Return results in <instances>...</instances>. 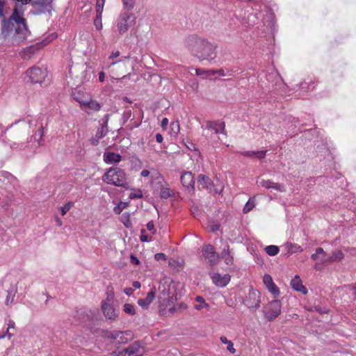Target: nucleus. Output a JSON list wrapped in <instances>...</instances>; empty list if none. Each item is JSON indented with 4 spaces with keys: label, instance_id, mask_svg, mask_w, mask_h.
Returning <instances> with one entry per match:
<instances>
[{
    "label": "nucleus",
    "instance_id": "obj_41",
    "mask_svg": "<svg viewBox=\"0 0 356 356\" xmlns=\"http://www.w3.org/2000/svg\"><path fill=\"white\" fill-rule=\"evenodd\" d=\"M146 226H147V229L149 232H151L153 234H156V229L154 227V222L152 220H151L149 222H147Z\"/></svg>",
    "mask_w": 356,
    "mask_h": 356
},
{
    "label": "nucleus",
    "instance_id": "obj_62",
    "mask_svg": "<svg viewBox=\"0 0 356 356\" xmlns=\"http://www.w3.org/2000/svg\"><path fill=\"white\" fill-rule=\"evenodd\" d=\"M122 63L124 64V66H125V65H127V64H126L125 63H123V62L120 60L117 61V62H113V63H111V65H110V67H111V66H112V65H115V64H117V63Z\"/></svg>",
    "mask_w": 356,
    "mask_h": 356
},
{
    "label": "nucleus",
    "instance_id": "obj_18",
    "mask_svg": "<svg viewBox=\"0 0 356 356\" xmlns=\"http://www.w3.org/2000/svg\"><path fill=\"white\" fill-rule=\"evenodd\" d=\"M155 298V289H152L147 294L145 298H140L138 300V304L143 309H147L149 305Z\"/></svg>",
    "mask_w": 356,
    "mask_h": 356
},
{
    "label": "nucleus",
    "instance_id": "obj_9",
    "mask_svg": "<svg viewBox=\"0 0 356 356\" xmlns=\"http://www.w3.org/2000/svg\"><path fill=\"white\" fill-rule=\"evenodd\" d=\"M202 254L211 266H213L218 264L219 256L213 245H206L203 246Z\"/></svg>",
    "mask_w": 356,
    "mask_h": 356
},
{
    "label": "nucleus",
    "instance_id": "obj_49",
    "mask_svg": "<svg viewBox=\"0 0 356 356\" xmlns=\"http://www.w3.org/2000/svg\"><path fill=\"white\" fill-rule=\"evenodd\" d=\"M131 261L133 264H135L136 265H138L140 264L139 259L134 255L131 256Z\"/></svg>",
    "mask_w": 356,
    "mask_h": 356
},
{
    "label": "nucleus",
    "instance_id": "obj_12",
    "mask_svg": "<svg viewBox=\"0 0 356 356\" xmlns=\"http://www.w3.org/2000/svg\"><path fill=\"white\" fill-rule=\"evenodd\" d=\"M212 282L218 287L226 286L230 281L231 276L229 274L221 275L219 273H209Z\"/></svg>",
    "mask_w": 356,
    "mask_h": 356
},
{
    "label": "nucleus",
    "instance_id": "obj_6",
    "mask_svg": "<svg viewBox=\"0 0 356 356\" xmlns=\"http://www.w3.org/2000/svg\"><path fill=\"white\" fill-rule=\"evenodd\" d=\"M136 23V17L129 12L122 13L118 19L117 27L120 33H126Z\"/></svg>",
    "mask_w": 356,
    "mask_h": 356
},
{
    "label": "nucleus",
    "instance_id": "obj_43",
    "mask_svg": "<svg viewBox=\"0 0 356 356\" xmlns=\"http://www.w3.org/2000/svg\"><path fill=\"white\" fill-rule=\"evenodd\" d=\"M154 259L157 261L166 260V256L163 253H156L154 254Z\"/></svg>",
    "mask_w": 356,
    "mask_h": 356
},
{
    "label": "nucleus",
    "instance_id": "obj_20",
    "mask_svg": "<svg viewBox=\"0 0 356 356\" xmlns=\"http://www.w3.org/2000/svg\"><path fill=\"white\" fill-rule=\"evenodd\" d=\"M40 47L38 44L31 45L25 49H24L20 52L21 57L24 60L31 59L33 56L35 54V52L39 49Z\"/></svg>",
    "mask_w": 356,
    "mask_h": 356
},
{
    "label": "nucleus",
    "instance_id": "obj_54",
    "mask_svg": "<svg viewBox=\"0 0 356 356\" xmlns=\"http://www.w3.org/2000/svg\"><path fill=\"white\" fill-rule=\"evenodd\" d=\"M150 172L147 170H143L140 172V175L143 177H148L149 175Z\"/></svg>",
    "mask_w": 356,
    "mask_h": 356
},
{
    "label": "nucleus",
    "instance_id": "obj_17",
    "mask_svg": "<svg viewBox=\"0 0 356 356\" xmlns=\"http://www.w3.org/2000/svg\"><path fill=\"white\" fill-rule=\"evenodd\" d=\"M259 184V186L264 187L266 188L270 189L273 188L277 191H285V188L284 186H282L277 183H275L270 180H265V179H261L257 181Z\"/></svg>",
    "mask_w": 356,
    "mask_h": 356
},
{
    "label": "nucleus",
    "instance_id": "obj_2",
    "mask_svg": "<svg viewBox=\"0 0 356 356\" xmlns=\"http://www.w3.org/2000/svg\"><path fill=\"white\" fill-rule=\"evenodd\" d=\"M184 47L192 56L200 61L211 62L217 57L218 45L197 35H191L186 38Z\"/></svg>",
    "mask_w": 356,
    "mask_h": 356
},
{
    "label": "nucleus",
    "instance_id": "obj_38",
    "mask_svg": "<svg viewBox=\"0 0 356 356\" xmlns=\"http://www.w3.org/2000/svg\"><path fill=\"white\" fill-rule=\"evenodd\" d=\"M102 15L97 13L96 17L94 20V24L97 30L102 29Z\"/></svg>",
    "mask_w": 356,
    "mask_h": 356
},
{
    "label": "nucleus",
    "instance_id": "obj_46",
    "mask_svg": "<svg viewBox=\"0 0 356 356\" xmlns=\"http://www.w3.org/2000/svg\"><path fill=\"white\" fill-rule=\"evenodd\" d=\"M38 132L40 133V140H42V137L44 136V127L42 125H41L40 127L38 129ZM38 145H42L40 141L38 142Z\"/></svg>",
    "mask_w": 356,
    "mask_h": 356
},
{
    "label": "nucleus",
    "instance_id": "obj_64",
    "mask_svg": "<svg viewBox=\"0 0 356 356\" xmlns=\"http://www.w3.org/2000/svg\"><path fill=\"white\" fill-rule=\"evenodd\" d=\"M179 307L180 308H183V309H186L187 308V305L184 303H181L180 305H179Z\"/></svg>",
    "mask_w": 356,
    "mask_h": 356
},
{
    "label": "nucleus",
    "instance_id": "obj_15",
    "mask_svg": "<svg viewBox=\"0 0 356 356\" xmlns=\"http://www.w3.org/2000/svg\"><path fill=\"white\" fill-rule=\"evenodd\" d=\"M53 0H33L31 1L32 6L40 13H44L51 8Z\"/></svg>",
    "mask_w": 356,
    "mask_h": 356
},
{
    "label": "nucleus",
    "instance_id": "obj_3",
    "mask_svg": "<svg viewBox=\"0 0 356 356\" xmlns=\"http://www.w3.org/2000/svg\"><path fill=\"white\" fill-rule=\"evenodd\" d=\"M102 180L107 184H111L115 186L126 187L128 185L126 172L123 169L120 168H108L103 175Z\"/></svg>",
    "mask_w": 356,
    "mask_h": 356
},
{
    "label": "nucleus",
    "instance_id": "obj_61",
    "mask_svg": "<svg viewBox=\"0 0 356 356\" xmlns=\"http://www.w3.org/2000/svg\"><path fill=\"white\" fill-rule=\"evenodd\" d=\"M176 310H177V308H176L175 306H172V307H170V308H169L168 312H169L171 314H174V313H175V312Z\"/></svg>",
    "mask_w": 356,
    "mask_h": 356
},
{
    "label": "nucleus",
    "instance_id": "obj_22",
    "mask_svg": "<svg viewBox=\"0 0 356 356\" xmlns=\"http://www.w3.org/2000/svg\"><path fill=\"white\" fill-rule=\"evenodd\" d=\"M79 104L83 109H86L87 108L94 111H99L101 108L100 104L92 99H90L89 101H82L80 102Z\"/></svg>",
    "mask_w": 356,
    "mask_h": 356
},
{
    "label": "nucleus",
    "instance_id": "obj_63",
    "mask_svg": "<svg viewBox=\"0 0 356 356\" xmlns=\"http://www.w3.org/2000/svg\"><path fill=\"white\" fill-rule=\"evenodd\" d=\"M311 258L313 259V260H317L318 259V254L316 253H314L313 254H312L311 256Z\"/></svg>",
    "mask_w": 356,
    "mask_h": 356
},
{
    "label": "nucleus",
    "instance_id": "obj_27",
    "mask_svg": "<svg viewBox=\"0 0 356 356\" xmlns=\"http://www.w3.org/2000/svg\"><path fill=\"white\" fill-rule=\"evenodd\" d=\"M195 300L197 302L200 303V304H197V305H195L194 307H195V309L200 311V310H202L204 308H207V309L209 308V305L205 302V300L203 298V297H202L200 296H197L195 298Z\"/></svg>",
    "mask_w": 356,
    "mask_h": 356
},
{
    "label": "nucleus",
    "instance_id": "obj_32",
    "mask_svg": "<svg viewBox=\"0 0 356 356\" xmlns=\"http://www.w3.org/2000/svg\"><path fill=\"white\" fill-rule=\"evenodd\" d=\"M73 206H74L73 202H71V201L67 202L63 207H61L60 208V214L62 216H65L71 209V208Z\"/></svg>",
    "mask_w": 356,
    "mask_h": 356
},
{
    "label": "nucleus",
    "instance_id": "obj_29",
    "mask_svg": "<svg viewBox=\"0 0 356 356\" xmlns=\"http://www.w3.org/2000/svg\"><path fill=\"white\" fill-rule=\"evenodd\" d=\"M123 312L130 316H134L136 314V307L134 305L126 303L123 307Z\"/></svg>",
    "mask_w": 356,
    "mask_h": 356
},
{
    "label": "nucleus",
    "instance_id": "obj_51",
    "mask_svg": "<svg viewBox=\"0 0 356 356\" xmlns=\"http://www.w3.org/2000/svg\"><path fill=\"white\" fill-rule=\"evenodd\" d=\"M120 56V51H117L115 52H113L108 57L109 59L113 60L115 58H117Z\"/></svg>",
    "mask_w": 356,
    "mask_h": 356
},
{
    "label": "nucleus",
    "instance_id": "obj_16",
    "mask_svg": "<svg viewBox=\"0 0 356 356\" xmlns=\"http://www.w3.org/2000/svg\"><path fill=\"white\" fill-rule=\"evenodd\" d=\"M207 128L213 130L216 134H226L225 122L209 120L207 122Z\"/></svg>",
    "mask_w": 356,
    "mask_h": 356
},
{
    "label": "nucleus",
    "instance_id": "obj_33",
    "mask_svg": "<svg viewBox=\"0 0 356 356\" xmlns=\"http://www.w3.org/2000/svg\"><path fill=\"white\" fill-rule=\"evenodd\" d=\"M268 291L273 296L274 298H277L280 296V291L277 285L274 283L271 286L267 287Z\"/></svg>",
    "mask_w": 356,
    "mask_h": 356
},
{
    "label": "nucleus",
    "instance_id": "obj_8",
    "mask_svg": "<svg viewBox=\"0 0 356 356\" xmlns=\"http://www.w3.org/2000/svg\"><path fill=\"white\" fill-rule=\"evenodd\" d=\"M26 75L33 83H42L47 75V71L44 68L34 66L26 71Z\"/></svg>",
    "mask_w": 356,
    "mask_h": 356
},
{
    "label": "nucleus",
    "instance_id": "obj_52",
    "mask_svg": "<svg viewBox=\"0 0 356 356\" xmlns=\"http://www.w3.org/2000/svg\"><path fill=\"white\" fill-rule=\"evenodd\" d=\"M220 339V341L224 344H229V343L231 341L228 340L227 338L225 336H221Z\"/></svg>",
    "mask_w": 356,
    "mask_h": 356
},
{
    "label": "nucleus",
    "instance_id": "obj_21",
    "mask_svg": "<svg viewBox=\"0 0 356 356\" xmlns=\"http://www.w3.org/2000/svg\"><path fill=\"white\" fill-rule=\"evenodd\" d=\"M104 161L107 164L118 163L122 161V156L118 153L112 152H105Z\"/></svg>",
    "mask_w": 356,
    "mask_h": 356
},
{
    "label": "nucleus",
    "instance_id": "obj_4",
    "mask_svg": "<svg viewBox=\"0 0 356 356\" xmlns=\"http://www.w3.org/2000/svg\"><path fill=\"white\" fill-rule=\"evenodd\" d=\"M144 349L142 341H136L122 350L117 348L111 353L112 356H142Z\"/></svg>",
    "mask_w": 356,
    "mask_h": 356
},
{
    "label": "nucleus",
    "instance_id": "obj_5",
    "mask_svg": "<svg viewBox=\"0 0 356 356\" xmlns=\"http://www.w3.org/2000/svg\"><path fill=\"white\" fill-rule=\"evenodd\" d=\"M108 339L113 340L116 344H127L134 339V334L131 331H106L104 334Z\"/></svg>",
    "mask_w": 356,
    "mask_h": 356
},
{
    "label": "nucleus",
    "instance_id": "obj_42",
    "mask_svg": "<svg viewBox=\"0 0 356 356\" xmlns=\"http://www.w3.org/2000/svg\"><path fill=\"white\" fill-rule=\"evenodd\" d=\"M15 295H12L11 293H8L6 299V304L8 305L9 304L12 303L14 300Z\"/></svg>",
    "mask_w": 356,
    "mask_h": 356
},
{
    "label": "nucleus",
    "instance_id": "obj_23",
    "mask_svg": "<svg viewBox=\"0 0 356 356\" xmlns=\"http://www.w3.org/2000/svg\"><path fill=\"white\" fill-rule=\"evenodd\" d=\"M240 154L242 156H247V157H256L258 159H261L265 158L266 152V151H243L241 152Z\"/></svg>",
    "mask_w": 356,
    "mask_h": 356
},
{
    "label": "nucleus",
    "instance_id": "obj_37",
    "mask_svg": "<svg viewBox=\"0 0 356 356\" xmlns=\"http://www.w3.org/2000/svg\"><path fill=\"white\" fill-rule=\"evenodd\" d=\"M263 282L266 288L274 284L273 278L269 274H265L264 275Z\"/></svg>",
    "mask_w": 356,
    "mask_h": 356
},
{
    "label": "nucleus",
    "instance_id": "obj_31",
    "mask_svg": "<svg viewBox=\"0 0 356 356\" xmlns=\"http://www.w3.org/2000/svg\"><path fill=\"white\" fill-rule=\"evenodd\" d=\"M14 328H15L14 321H10L8 324V328H7L6 332L3 334H0V339L5 338L6 336H8V339H10L14 335V334L11 333L10 332V330L14 329Z\"/></svg>",
    "mask_w": 356,
    "mask_h": 356
},
{
    "label": "nucleus",
    "instance_id": "obj_55",
    "mask_svg": "<svg viewBox=\"0 0 356 356\" xmlns=\"http://www.w3.org/2000/svg\"><path fill=\"white\" fill-rule=\"evenodd\" d=\"M6 179V177L4 176H0V187L3 188L4 186V181Z\"/></svg>",
    "mask_w": 356,
    "mask_h": 356
},
{
    "label": "nucleus",
    "instance_id": "obj_60",
    "mask_svg": "<svg viewBox=\"0 0 356 356\" xmlns=\"http://www.w3.org/2000/svg\"><path fill=\"white\" fill-rule=\"evenodd\" d=\"M216 74H218L219 75L224 76H225V73L222 69L216 70Z\"/></svg>",
    "mask_w": 356,
    "mask_h": 356
},
{
    "label": "nucleus",
    "instance_id": "obj_48",
    "mask_svg": "<svg viewBox=\"0 0 356 356\" xmlns=\"http://www.w3.org/2000/svg\"><path fill=\"white\" fill-rule=\"evenodd\" d=\"M155 138H156V140L159 143H161L163 142V136L161 134H159V133L156 134Z\"/></svg>",
    "mask_w": 356,
    "mask_h": 356
},
{
    "label": "nucleus",
    "instance_id": "obj_45",
    "mask_svg": "<svg viewBox=\"0 0 356 356\" xmlns=\"http://www.w3.org/2000/svg\"><path fill=\"white\" fill-rule=\"evenodd\" d=\"M216 74V70H206L205 76H211Z\"/></svg>",
    "mask_w": 356,
    "mask_h": 356
},
{
    "label": "nucleus",
    "instance_id": "obj_50",
    "mask_svg": "<svg viewBox=\"0 0 356 356\" xmlns=\"http://www.w3.org/2000/svg\"><path fill=\"white\" fill-rule=\"evenodd\" d=\"M124 292L125 294L131 296L134 293V289L132 288H126L124 289Z\"/></svg>",
    "mask_w": 356,
    "mask_h": 356
},
{
    "label": "nucleus",
    "instance_id": "obj_13",
    "mask_svg": "<svg viewBox=\"0 0 356 356\" xmlns=\"http://www.w3.org/2000/svg\"><path fill=\"white\" fill-rule=\"evenodd\" d=\"M181 182L189 191H195V178L191 172L186 171L181 176Z\"/></svg>",
    "mask_w": 356,
    "mask_h": 356
},
{
    "label": "nucleus",
    "instance_id": "obj_53",
    "mask_svg": "<svg viewBox=\"0 0 356 356\" xmlns=\"http://www.w3.org/2000/svg\"><path fill=\"white\" fill-rule=\"evenodd\" d=\"M99 80L100 82H104L105 80V74L104 72H100L99 73Z\"/></svg>",
    "mask_w": 356,
    "mask_h": 356
},
{
    "label": "nucleus",
    "instance_id": "obj_19",
    "mask_svg": "<svg viewBox=\"0 0 356 356\" xmlns=\"http://www.w3.org/2000/svg\"><path fill=\"white\" fill-rule=\"evenodd\" d=\"M291 287L296 291L301 292L302 294L307 293V289L302 285V280L299 275H296L291 281Z\"/></svg>",
    "mask_w": 356,
    "mask_h": 356
},
{
    "label": "nucleus",
    "instance_id": "obj_44",
    "mask_svg": "<svg viewBox=\"0 0 356 356\" xmlns=\"http://www.w3.org/2000/svg\"><path fill=\"white\" fill-rule=\"evenodd\" d=\"M227 350L232 354L236 353V349L234 347V343L230 341L229 344H227Z\"/></svg>",
    "mask_w": 356,
    "mask_h": 356
},
{
    "label": "nucleus",
    "instance_id": "obj_28",
    "mask_svg": "<svg viewBox=\"0 0 356 356\" xmlns=\"http://www.w3.org/2000/svg\"><path fill=\"white\" fill-rule=\"evenodd\" d=\"M286 246L290 254L301 252L303 250L302 247L296 243H289Z\"/></svg>",
    "mask_w": 356,
    "mask_h": 356
},
{
    "label": "nucleus",
    "instance_id": "obj_35",
    "mask_svg": "<svg viewBox=\"0 0 356 356\" xmlns=\"http://www.w3.org/2000/svg\"><path fill=\"white\" fill-rule=\"evenodd\" d=\"M105 0H96V13L102 15Z\"/></svg>",
    "mask_w": 356,
    "mask_h": 356
},
{
    "label": "nucleus",
    "instance_id": "obj_47",
    "mask_svg": "<svg viewBox=\"0 0 356 356\" xmlns=\"http://www.w3.org/2000/svg\"><path fill=\"white\" fill-rule=\"evenodd\" d=\"M206 70L197 68L195 70L196 75L201 76V75H205Z\"/></svg>",
    "mask_w": 356,
    "mask_h": 356
},
{
    "label": "nucleus",
    "instance_id": "obj_30",
    "mask_svg": "<svg viewBox=\"0 0 356 356\" xmlns=\"http://www.w3.org/2000/svg\"><path fill=\"white\" fill-rule=\"evenodd\" d=\"M265 251L269 256H275L279 253L280 249L278 246L271 245L266 246L265 248Z\"/></svg>",
    "mask_w": 356,
    "mask_h": 356
},
{
    "label": "nucleus",
    "instance_id": "obj_58",
    "mask_svg": "<svg viewBox=\"0 0 356 356\" xmlns=\"http://www.w3.org/2000/svg\"><path fill=\"white\" fill-rule=\"evenodd\" d=\"M132 286L135 288V289H140V283L138 281H134L133 283H132Z\"/></svg>",
    "mask_w": 356,
    "mask_h": 356
},
{
    "label": "nucleus",
    "instance_id": "obj_24",
    "mask_svg": "<svg viewBox=\"0 0 356 356\" xmlns=\"http://www.w3.org/2000/svg\"><path fill=\"white\" fill-rule=\"evenodd\" d=\"M197 183L204 188H210L213 185L211 179L204 175H200L197 177Z\"/></svg>",
    "mask_w": 356,
    "mask_h": 356
},
{
    "label": "nucleus",
    "instance_id": "obj_57",
    "mask_svg": "<svg viewBox=\"0 0 356 356\" xmlns=\"http://www.w3.org/2000/svg\"><path fill=\"white\" fill-rule=\"evenodd\" d=\"M316 253L317 254H325V251L323 250V249L322 248H316Z\"/></svg>",
    "mask_w": 356,
    "mask_h": 356
},
{
    "label": "nucleus",
    "instance_id": "obj_1",
    "mask_svg": "<svg viewBox=\"0 0 356 356\" xmlns=\"http://www.w3.org/2000/svg\"><path fill=\"white\" fill-rule=\"evenodd\" d=\"M5 6L6 1L0 0V39L6 46H19L30 35L26 19L24 17V11L22 6L17 4L11 15L7 18L4 13Z\"/></svg>",
    "mask_w": 356,
    "mask_h": 356
},
{
    "label": "nucleus",
    "instance_id": "obj_39",
    "mask_svg": "<svg viewBox=\"0 0 356 356\" xmlns=\"http://www.w3.org/2000/svg\"><path fill=\"white\" fill-rule=\"evenodd\" d=\"M140 239L142 242H148L152 241V236L145 234V230L143 229H141V235L140 236Z\"/></svg>",
    "mask_w": 356,
    "mask_h": 356
},
{
    "label": "nucleus",
    "instance_id": "obj_7",
    "mask_svg": "<svg viewBox=\"0 0 356 356\" xmlns=\"http://www.w3.org/2000/svg\"><path fill=\"white\" fill-rule=\"evenodd\" d=\"M282 305L280 301L274 300L264 308V316L269 321L275 320L281 314Z\"/></svg>",
    "mask_w": 356,
    "mask_h": 356
},
{
    "label": "nucleus",
    "instance_id": "obj_11",
    "mask_svg": "<svg viewBox=\"0 0 356 356\" xmlns=\"http://www.w3.org/2000/svg\"><path fill=\"white\" fill-rule=\"evenodd\" d=\"M260 293L257 290H251L245 300V305L252 309H258L260 307Z\"/></svg>",
    "mask_w": 356,
    "mask_h": 356
},
{
    "label": "nucleus",
    "instance_id": "obj_14",
    "mask_svg": "<svg viewBox=\"0 0 356 356\" xmlns=\"http://www.w3.org/2000/svg\"><path fill=\"white\" fill-rule=\"evenodd\" d=\"M113 303L102 302V310L106 318L114 321L118 317V314L113 306Z\"/></svg>",
    "mask_w": 356,
    "mask_h": 356
},
{
    "label": "nucleus",
    "instance_id": "obj_56",
    "mask_svg": "<svg viewBox=\"0 0 356 356\" xmlns=\"http://www.w3.org/2000/svg\"><path fill=\"white\" fill-rule=\"evenodd\" d=\"M168 124V120L166 118H163L161 121V127L163 128H165L167 127Z\"/></svg>",
    "mask_w": 356,
    "mask_h": 356
},
{
    "label": "nucleus",
    "instance_id": "obj_36",
    "mask_svg": "<svg viewBox=\"0 0 356 356\" xmlns=\"http://www.w3.org/2000/svg\"><path fill=\"white\" fill-rule=\"evenodd\" d=\"M124 8L127 11L131 10L135 6V0H122Z\"/></svg>",
    "mask_w": 356,
    "mask_h": 356
},
{
    "label": "nucleus",
    "instance_id": "obj_40",
    "mask_svg": "<svg viewBox=\"0 0 356 356\" xmlns=\"http://www.w3.org/2000/svg\"><path fill=\"white\" fill-rule=\"evenodd\" d=\"M254 207V204L253 202H248L245 207H243V213H248V212H250Z\"/></svg>",
    "mask_w": 356,
    "mask_h": 356
},
{
    "label": "nucleus",
    "instance_id": "obj_34",
    "mask_svg": "<svg viewBox=\"0 0 356 356\" xmlns=\"http://www.w3.org/2000/svg\"><path fill=\"white\" fill-rule=\"evenodd\" d=\"M106 293V298L102 302H113L115 299V293L113 289H108Z\"/></svg>",
    "mask_w": 356,
    "mask_h": 356
},
{
    "label": "nucleus",
    "instance_id": "obj_26",
    "mask_svg": "<svg viewBox=\"0 0 356 356\" xmlns=\"http://www.w3.org/2000/svg\"><path fill=\"white\" fill-rule=\"evenodd\" d=\"M222 258L225 260V262L229 266L233 265L234 264V257L231 254L229 246H227V249H224L222 252Z\"/></svg>",
    "mask_w": 356,
    "mask_h": 356
},
{
    "label": "nucleus",
    "instance_id": "obj_59",
    "mask_svg": "<svg viewBox=\"0 0 356 356\" xmlns=\"http://www.w3.org/2000/svg\"><path fill=\"white\" fill-rule=\"evenodd\" d=\"M55 221H56V225H57L58 227H61V226H62V225H63V222H62V220H61L59 218L56 217V218H55Z\"/></svg>",
    "mask_w": 356,
    "mask_h": 356
},
{
    "label": "nucleus",
    "instance_id": "obj_25",
    "mask_svg": "<svg viewBox=\"0 0 356 356\" xmlns=\"http://www.w3.org/2000/svg\"><path fill=\"white\" fill-rule=\"evenodd\" d=\"M343 258V254L341 250L335 251L332 253V256L328 259H323L321 264L325 262H333L335 261H340Z\"/></svg>",
    "mask_w": 356,
    "mask_h": 356
},
{
    "label": "nucleus",
    "instance_id": "obj_10",
    "mask_svg": "<svg viewBox=\"0 0 356 356\" xmlns=\"http://www.w3.org/2000/svg\"><path fill=\"white\" fill-rule=\"evenodd\" d=\"M157 183L160 185V197L163 199H168L171 197H175V192L172 190L169 184L165 181L161 175L156 178Z\"/></svg>",
    "mask_w": 356,
    "mask_h": 356
}]
</instances>
